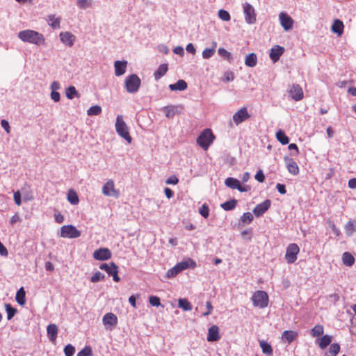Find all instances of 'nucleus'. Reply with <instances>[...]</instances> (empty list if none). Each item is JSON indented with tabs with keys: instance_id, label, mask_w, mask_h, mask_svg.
Here are the masks:
<instances>
[{
	"instance_id": "f257e3e1",
	"label": "nucleus",
	"mask_w": 356,
	"mask_h": 356,
	"mask_svg": "<svg viewBox=\"0 0 356 356\" xmlns=\"http://www.w3.org/2000/svg\"><path fill=\"white\" fill-rule=\"evenodd\" d=\"M18 38L23 42L40 46L44 44L45 38L42 33L33 30H24L18 33Z\"/></svg>"
},
{
	"instance_id": "f03ea898",
	"label": "nucleus",
	"mask_w": 356,
	"mask_h": 356,
	"mask_svg": "<svg viewBox=\"0 0 356 356\" xmlns=\"http://www.w3.org/2000/svg\"><path fill=\"white\" fill-rule=\"evenodd\" d=\"M115 127L117 134L128 143H131L132 138L129 135V128L124 121L122 115H118L117 116Z\"/></svg>"
},
{
	"instance_id": "7ed1b4c3",
	"label": "nucleus",
	"mask_w": 356,
	"mask_h": 356,
	"mask_svg": "<svg viewBox=\"0 0 356 356\" xmlns=\"http://www.w3.org/2000/svg\"><path fill=\"white\" fill-rule=\"evenodd\" d=\"M215 138L209 129H204L197 138V143L204 150H207Z\"/></svg>"
},
{
	"instance_id": "20e7f679",
	"label": "nucleus",
	"mask_w": 356,
	"mask_h": 356,
	"mask_svg": "<svg viewBox=\"0 0 356 356\" xmlns=\"http://www.w3.org/2000/svg\"><path fill=\"white\" fill-rule=\"evenodd\" d=\"M124 85L128 92L136 93L140 87L141 81L136 74H133L125 78Z\"/></svg>"
},
{
	"instance_id": "39448f33",
	"label": "nucleus",
	"mask_w": 356,
	"mask_h": 356,
	"mask_svg": "<svg viewBox=\"0 0 356 356\" xmlns=\"http://www.w3.org/2000/svg\"><path fill=\"white\" fill-rule=\"evenodd\" d=\"M252 301L254 307L265 308L268 304V296L264 291H257L252 297Z\"/></svg>"
},
{
	"instance_id": "423d86ee",
	"label": "nucleus",
	"mask_w": 356,
	"mask_h": 356,
	"mask_svg": "<svg viewBox=\"0 0 356 356\" xmlns=\"http://www.w3.org/2000/svg\"><path fill=\"white\" fill-rule=\"evenodd\" d=\"M245 21L248 24H253L256 22V13L254 7L248 2L243 4Z\"/></svg>"
},
{
	"instance_id": "0eeeda50",
	"label": "nucleus",
	"mask_w": 356,
	"mask_h": 356,
	"mask_svg": "<svg viewBox=\"0 0 356 356\" xmlns=\"http://www.w3.org/2000/svg\"><path fill=\"white\" fill-rule=\"evenodd\" d=\"M81 236V232L74 225H63L60 228V236L63 238H75Z\"/></svg>"
},
{
	"instance_id": "6e6552de",
	"label": "nucleus",
	"mask_w": 356,
	"mask_h": 356,
	"mask_svg": "<svg viewBox=\"0 0 356 356\" xmlns=\"http://www.w3.org/2000/svg\"><path fill=\"white\" fill-rule=\"evenodd\" d=\"M99 268L105 270L109 275H112L113 280L115 282H119L120 280L118 276V266L114 262L102 264L99 266Z\"/></svg>"
},
{
	"instance_id": "1a4fd4ad",
	"label": "nucleus",
	"mask_w": 356,
	"mask_h": 356,
	"mask_svg": "<svg viewBox=\"0 0 356 356\" xmlns=\"http://www.w3.org/2000/svg\"><path fill=\"white\" fill-rule=\"evenodd\" d=\"M300 251L298 245L296 243H291L286 248L285 259L289 264H293L297 259V254Z\"/></svg>"
},
{
	"instance_id": "9d476101",
	"label": "nucleus",
	"mask_w": 356,
	"mask_h": 356,
	"mask_svg": "<svg viewBox=\"0 0 356 356\" xmlns=\"http://www.w3.org/2000/svg\"><path fill=\"white\" fill-rule=\"evenodd\" d=\"M161 110L165 113L168 118H172L175 115L180 114L184 111V106L179 105H170L164 106Z\"/></svg>"
},
{
	"instance_id": "9b49d317",
	"label": "nucleus",
	"mask_w": 356,
	"mask_h": 356,
	"mask_svg": "<svg viewBox=\"0 0 356 356\" xmlns=\"http://www.w3.org/2000/svg\"><path fill=\"white\" fill-rule=\"evenodd\" d=\"M279 20L282 27L285 31H290L293 26V19L287 13L281 12L279 14Z\"/></svg>"
},
{
	"instance_id": "f8f14e48",
	"label": "nucleus",
	"mask_w": 356,
	"mask_h": 356,
	"mask_svg": "<svg viewBox=\"0 0 356 356\" xmlns=\"http://www.w3.org/2000/svg\"><path fill=\"white\" fill-rule=\"evenodd\" d=\"M102 323L106 329L111 330L117 325L118 318L115 314L109 312L103 316Z\"/></svg>"
},
{
	"instance_id": "ddd939ff",
	"label": "nucleus",
	"mask_w": 356,
	"mask_h": 356,
	"mask_svg": "<svg viewBox=\"0 0 356 356\" xmlns=\"http://www.w3.org/2000/svg\"><path fill=\"white\" fill-rule=\"evenodd\" d=\"M102 193L106 196L118 197L119 193L115 188L114 181L109 179L102 187Z\"/></svg>"
},
{
	"instance_id": "4468645a",
	"label": "nucleus",
	"mask_w": 356,
	"mask_h": 356,
	"mask_svg": "<svg viewBox=\"0 0 356 356\" xmlns=\"http://www.w3.org/2000/svg\"><path fill=\"white\" fill-rule=\"evenodd\" d=\"M250 117L245 107L239 109L233 115V121L236 125H238Z\"/></svg>"
},
{
	"instance_id": "2eb2a0df",
	"label": "nucleus",
	"mask_w": 356,
	"mask_h": 356,
	"mask_svg": "<svg viewBox=\"0 0 356 356\" xmlns=\"http://www.w3.org/2000/svg\"><path fill=\"white\" fill-rule=\"evenodd\" d=\"M271 204L270 200H266L260 204L256 205L253 209V213L257 217L261 216L266 211L268 210Z\"/></svg>"
},
{
	"instance_id": "dca6fc26",
	"label": "nucleus",
	"mask_w": 356,
	"mask_h": 356,
	"mask_svg": "<svg viewBox=\"0 0 356 356\" xmlns=\"http://www.w3.org/2000/svg\"><path fill=\"white\" fill-rule=\"evenodd\" d=\"M111 256V252L108 248H99L93 252V257L96 260H108Z\"/></svg>"
},
{
	"instance_id": "f3484780",
	"label": "nucleus",
	"mask_w": 356,
	"mask_h": 356,
	"mask_svg": "<svg viewBox=\"0 0 356 356\" xmlns=\"http://www.w3.org/2000/svg\"><path fill=\"white\" fill-rule=\"evenodd\" d=\"M289 93L293 99L300 101L303 98V91L298 84H293L289 90Z\"/></svg>"
},
{
	"instance_id": "a211bd4d",
	"label": "nucleus",
	"mask_w": 356,
	"mask_h": 356,
	"mask_svg": "<svg viewBox=\"0 0 356 356\" xmlns=\"http://www.w3.org/2000/svg\"><path fill=\"white\" fill-rule=\"evenodd\" d=\"M284 52V48L280 45H275L271 48L269 56L273 63L277 62Z\"/></svg>"
},
{
	"instance_id": "6ab92c4d",
	"label": "nucleus",
	"mask_w": 356,
	"mask_h": 356,
	"mask_svg": "<svg viewBox=\"0 0 356 356\" xmlns=\"http://www.w3.org/2000/svg\"><path fill=\"white\" fill-rule=\"evenodd\" d=\"M219 328L213 325L209 328L207 339L209 342L217 341L220 339Z\"/></svg>"
},
{
	"instance_id": "aec40b11",
	"label": "nucleus",
	"mask_w": 356,
	"mask_h": 356,
	"mask_svg": "<svg viewBox=\"0 0 356 356\" xmlns=\"http://www.w3.org/2000/svg\"><path fill=\"white\" fill-rule=\"evenodd\" d=\"M60 41L68 47H72L76 40V37L70 32H61L59 35Z\"/></svg>"
},
{
	"instance_id": "412c9836",
	"label": "nucleus",
	"mask_w": 356,
	"mask_h": 356,
	"mask_svg": "<svg viewBox=\"0 0 356 356\" xmlns=\"http://www.w3.org/2000/svg\"><path fill=\"white\" fill-rule=\"evenodd\" d=\"M284 161L286 167L291 174L296 175L299 173V167L297 163L293 159L285 157Z\"/></svg>"
},
{
	"instance_id": "4be33fe9",
	"label": "nucleus",
	"mask_w": 356,
	"mask_h": 356,
	"mask_svg": "<svg viewBox=\"0 0 356 356\" xmlns=\"http://www.w3.org/2000/svg\"><path fill=\"white\" fill-rule=\"evenodd\" d=\"M127 67V61L126 60H117L114 63L115 74L117 76H120L126 72Z\"/></svg>"
},
{
	"instance_id": "5701e85b",
	"label": "nucleus",
	"mask_w": 356,
	"mask_h": 356,
	"mask_svg": "<svg viewBox=\"0 0 356 356\" xmlns=\"http://www.w3.org/2000/svg\"><path fill=\"white\" fill-rule=\"evenodd\" d=\"M58 329L56 324H49L47 328V336L51 342H54L56 339Z\"/></svg>"
},
{
	"instance_id": "b1692460",
	"label": "nucleus",
	"mask_w": 356,
	"mask_h": 356,
	"mask_svg": "<svg viewBox=\"0 0 356 356\" xmlns=\"http://www.w3.org/2000/svg\"><path fill=\"white\" fill-rule=\"evenodd\" d=\"M259 346L262 350V353L266 356H272L273 350L271 345L265 340H259Z\"/></svg>"
},
{
	"instance_id": "393cba45",
	"label": "nucleus",
	"mask_w": 356,
	"mask_h": 356,
	"mask_svg": "<svg viewBox=\"0 0 356 356\" xmlns=\"http://www.w3.org/2000/svg\"><path fill=\"white\" fill-rule=\"evenodd\" d=\"M180 272L186 270L190 267L195 268L196 266L195 262L191 259H188L187 261H183L176 264Z\"/></svg>"
},
{
	"instance_id": "a878e982",
	"label": "nucleus",
	"mask_w": 356,
	"mask_h": 356,
	"mask_svg": "<svg viewBox=\"0 0 356 356\" xmlns=\"http://www.w3.org/2000/svg\"><path fill=\"white\" fill-rule=\"evenodd\" d=\"M257 63V56L256 54L251 53L246 55L245 58V65L250 67H254Z\"/></svg>"
},
{
	"instance_id": "bb28decb",
	"label": "nucleus",
	"mask_w": 356,
	"mask_h": 356,
	"mask_svg": "<svg viewBox=\"0 0 356 356\" xmlns=\"http://www.w3.org/2000/svg\"><path fill=\"white\" fill-rule=\"evenodd\" d=\"M298 336V334L295 331L285 330L282 334V339L283 341H287L289 343H291Z\"/></svg>"
},
{
	"instance_id": "cd10ccee",
	"label": "nucleus",
	"mask_w": 356,
	"mask_h": 356,
	"mask_svg": "<svg viewBox=\"0 0 356 356\" xmlns=\"http://www.w3.org/2000/svg\"><path fill=\"white\" fill-rule=\"evenodd\" d=\"M343 28L344 26L343 22L339 19H335L332 26V31L338 35H341L343 33Z\"/></svg>"
},
{
	"instance_id": "c85d7f7f",
	"label": "nucleus",
	"mask_w": 356,
	"mask_h": 356,
	"mask_svg": "<svg viewBox=\"0 0 356 356\" xmlns=\"http://www.w3.org/2000/svg\"><path fill=\"white\" fill-rule=\"evenodd\" d=\"M168 69V64L163 63L159 65L157 70L154 72V76L156 80L161 79L165 74Z\"/></svg>"
},
{
	"instance_id": "c756f323",
	"label": "nucleus",
	"mask_w": 356,
	"mask_h": 356,
	"mask_svg": "<svg viewBox=\"0 0 356 356\" xmlns=\"http://www.w3.org/2000/svg\"><path fill=\"white\" fill-rule=\"evenodd\" d=\"M169 88L171 90H184L187 88V83L184 80L180 79L174 84H170Z\"/></svg>"
},
{
	"instance_id": "7c9ffc66",
	"label": "nucleus",
	"mask_w": 356,
	"mask_h": 356,
	"mask_svg": "<svg viewBox=\"0 0 356 356\" xmlns=\"http://www.w3.org/2000/svg\"><path fill=\"white\" fill-rule=\"evenodd\" d=\"M343 264L347 266H352L355 263L354 257L349 252H346L342 255Z\"/></svg>"
},
{
	"instance_id": "2f4dec72",
	"label": "nucleus",
	"mask_w": 356,
	"mask_h": 356,
	"mask_svg": "<svg viewBox=\"0 0 356 356\" xmlns=\"http://www.w3.org/2000/svg\"><path fill=\"white\" fill-rule=\"evenodd\" d=\"M48 24L54 29H59L60 24V18L56 17L55 15H51L48 16Z\"/></svg>"
},
{
	"instance_id": "473e14b6",
	"label": "nucleus",
	"mask_w": 356,
	"mask_h": 356,
	"mask_svg": "<svg viewBox=\"0 0 356 356\" xmlns=\"http://www.w3.org/2000/svg\"><path fill=\"white\" fill-rule=\"evenodd\" d=\"M226 186L232 189H238L240 187V182L238 179L233 177H228L225 181Z\"/></svg>"
},
{
	"instance_id": "72a5a7b5",
	"label": "nucleus",
	"mask_w": 356,
	"mask_h": 356,
	"mask_svg": "<svg viewBox=\"0 0 356 356\" xmlns=\"http://www.w3.org/2000/svg\"><path fill=\"white\" fill-rule=\"evenodd\" d=\"M26 292L24 287H21L17 292L15 299L20 305H24L26 302Z\"/></svg>"
},
{
	"instance_id": "f704fd0d",
	"label": "nucleus",
	"mask_w": 356,
	"mask_h": 356,
	"mask_svg": "<svg viewBox=\"0 0 356 356\" xmlns=\"http://www.w3.org/2000/svg\"><path fill=\"white\" fill-rule=\"evenodd\" d=\"M347 236H351L356 231V220H349L345 225Z\"/></svg>"
},
{
	"instance_id": "c9c22d12",
	"label": "nucleus",
	"mask_w": 356,
	"mask_h": 356,
	"mask_svg": "<svg viewBox=\"0 0 356 356\" xmlns=\"http://www.w3.org/2000/svg\"><path fill=\"white\" fill-rule=\"evenodd\" d=\"M178 306L184 311H191L193 309L191 303L186 298H179L178 300Z\"/></svg>"
},
{
	"instance_id": "e433bc0d",
	"label": "nucleus",
	"mask_w": 356,
	"mask_h": 356,
	"mask_svg": "<svg viewBox=\"0 0 356 356\" xmlns=\"http://www.w3.org/2000/svg\"><path fill=\"white\" fill-rule=\"evenodd\" d=\"M276 138L277 140L282 145H286L289 143V137L285 134L282 130H279L276 133Z\"/></svg>"
},
{
	"instance_id": "4c0bfd02",
	"label": "nucleus",
	"mask_w": 356,
	"mask_h": 356,
	"mask_svg": "<svg viewBox=\"0 0 356 356\" xmlns=\"http://www.w3.org/2000/svg\"><path fill=\"white\" fill-rule=\"evenodd\" d=\"M236 204H237V201L236 200L233 199L232 200L227 201V202L221 204L220 206L225 211H231L236 207Z\"/></svg>"
},
{
	"instance_id": "58836bf2",
	"label": "nucleus",
	"mask_w": 356,
	"mask_h": 356,
	"mask_svg": "<svg viewBox=\"0 0 356 356\" xmlns=\"http://www.w3.org/2000/svg\"><path fill=\"white\" fill-rule=\"evenodd\" d=\"M332 341V337L327 334H325L322 337L321 341L319 342V347L321 349H325Z\"/></svg>"
},
{
	"instance_id": "ea45409f",
	"label": "nucleus",
	"mask_w": 356,
	"mask_h": 356,
	"mask_svg": "<svg viewBox=\"0 0 356 356\" xmlns=\"http://www.w3.org/2000/svg\"><path fill=\"white\" fill-rule=\"evenodd\" d=\"M324 332L323 327L321 325H315L310 331V334L313 337H319Z\"/></svg>"
},
{
	"instance_id": "a19ab883",
	"label": "nucleus",
	"mask_w": 356,
	"mask_h": 356,
	"mask_svg": "<svg viewBox=\"0 0 356 356\" xmlns=\"http://www.w3.org/2000/svg\"><path fill=\"white\" fill-rule=\"evenodd\" d=\"M67 200L72 204H74V205H76L79 203V197H78V195L76 194V192H74V191H72L70 190L69 192H68V194H67Z\"/></svg>"
},
{
	"instance_id": "79ce46f5",
	"label": "nucleus",
	"mask_w": 356,
	"mask_h": 356,
	"mask_svg": "<svg viewBox=\"0 0 356 356\" xmlns=\"http://www.w3.org/2000/svg\"><path fill=\"white\" fill-rule=\"evenodd\" d=\"M92 0H77L76 6L81 9H86L92 7Z\"/></svg>"
},
{
	"instance_id": "37998d69",
	"label": "nucleus",
	"mask_w": 356,
	"mask_h": 356,
	"mask_svg": "<svg viewBox=\"0 0 356 356\" xmlns=\"http://www.w3.org/2000/svg\"><path fill=\"white\" fill-rule=\"evenodd\" d=\"M102 113V108L98 105H95L90 107L87 111V114L89 116L98 115Z\"/></svg>"
},
{
	"instance_id": "c03bdc74",
	"label": "nucleus",
	"mask_w": 356,
	"mask_h": 356,
	"mask_svg": "<svg viewBox=\"0 0 356 356\" xmlns=\"http://www.w3.org/2000/svg\"><path fill=\"white\" fill-rule=\"evenodd\" d=\"M218 53L221 57L227 60L229 62H232V56L230 52L227 51L225 49L221 48V47L219 48L218 50Z\"/></svg>"
},
{
	"instance_id": "a18cd8bd",
	"label": "nucleus",
	"mask_w": 356,
	"mask_h": 356,
	"mask_svg": "<svg viewBox=\"0 0 356 356\" xmlns=\"http://www.w3.org/2000/svg\"><path fill=\"white\" fill-rule=\"evenodd\" d=\"M66 97L69 99H72L76 95H77V90L74 86H70L66 89Z\"/></svg>"
},
{
	"instance_id": "49530a36",
	"label": "nucleus",
	"mask_w": 356,
	"mask_h": 356,
	"mask_svg": "<svg viewBox=\"0 0 356 356\" xmlns=\"http://www.w3.org/2000/svg\"><path fill=\"white\" fill-rule=\"evenodd\" d=\"M340 351V346L339 343H332L329 348V353L332 356H336Z\"/></svg>"
},
{
	"instance_id": "de8ad7c7",
	"label": "nucleus",
	"mask_w": 356,
	"mask_h": 356,
	"mask_svg": "<svg viewBox=\"0 0 356 356\" xmlns=\"http://www.w3.org/2000/svg\"><path fill=\"white\" fill-rule=\"evenodd\" d=\"M253 220V216L250 212H245L241 218L242 222L245 224H250Z\"/></svg>"
},
{
	"instance_id": "09e8293b",
	"label": "nucleus",
	"mask_w": 356,
	"mask_h": 356,
	"mask_svg": "<svg viewBox=\"0 0 356 356\" xmlns=\"http://www.w3.org/2000/svg\"><path fill=\"white\" fill-rule=\"evenodd\" d=\"M180 272L178 267L175 265L174 267L169 269L166 273V277L168 278L173 277L177 275Z\"/></svg>"
},
{
	"instance_id": "8fccbe9b",
	"label": "nucleus",
	"mask_w": 356,
	"mask_h": 356,
	"mask_svg": "<svg viewBox=\"0 0 356 356\" xmlns=\"http://www.w3.org/2000/svg\"><path fill=\"white\" fill-rule=\"evenodd\" d=\"M218 17L220 19L225 22H228L231 19L229 13L227 10L222 9L218 11Z\"/></svg>"
},
{
	"instance_id": "3c124183",
	"label": "nucleus",
	"mask_w": 356,
	"mask_h": 356,
	"mask_svg": "<svg viewBox=\"0 0 356 356\" xmlns=\"http://www.w3.org/2000/svg\"><path fill=\"white\" fill-rule=\"evenodd\" d=\"M105 278V275L99 271L95 273V274L90 277V281L93 283L103 280Z\"/></svg>"
},
{
	"instance_id": "603ef678",
	"label": "nucleus",
	"mask_w": 356,
	"mask_h": 356,
	"mask_svg": "<svg viewBox=\"0 0 356 356\" xmlns=\"http://www.w3.org/2000/svg\"><path fill=\"white\" fill-rule=\"evenodd\" d=\"M92 348L90 346H86L76 354V356H92Z\"/></svg>"
},
{
	"instance_id": "864d4df0",
	"label": "nucleus",
	"mask_w": 356,
	"mask_h": 356,
	"mask_svg": "<svg viewBox=\"0 0 356 356\" xmlns=\"http://www.w3.org/2000/svg\"><path fill=\"white\" fill-rule=\"evenodd\" d=\"M215 54V49L213 48H206L202 51V57L204 59H209L213 56Z\"/></svg>"
},
{
	"instance_id": "5fc2aeb1",
	"label": "nucleus",
	"mask_w": 356,
	"mask_h": 356,
	"mask_svg": "<svg viewBox=\"0 0 356 356\" xmlns=\"http://www.w3.org/2000/svg\"><path fill=\"white\" fill-rule=\"evenodd\" d=\"M75 348L71 345L67 344L64 348V353L65 356H72L74 354Z\"/></svg>"
},
{
	"instance_id": "6e6d98bb",
	"label": "nucleus",
	"mask_w": 356,
	"mask_h": 356,
	"mask_svg": "<svg viewBox=\"0 0 356 356\" xmlns=\"http://www.w3.org/2000/svg\"><path fill=\"white\" fill-rule=\"evenodd\" d=\"M6 309L7 312V318L8 320H10L14 316L17 310L13 308L10 305H6Z\"/></svg>"
},
{
	"instance_id": "4d7b16f0",
	"label": "nucleus",
	"mask_w": 356,
	"mask_h": 356,
	"mask_svg": "<svg viewBox=\"0 0 356 356\" xmlns=\"http://www.w3.org/2000/svg\"><path fill=\"white\" fill-rule=\"evenodd\" d=\"M199 213L204 218H207L209 215V207L204 204L199 209Z\"/></svg>"
},
{
	"instance_id": "13d9d810",
	"label": "nucleus",
	"mask_w": 356,
	"mask_h": 356,
	"mask_svg": "<svg viewBox=\"0 0 356 356\" xmlns=\"http://www.w3.org/2000/svg\"><path fill=\"white\" fill-rule=\"evenodd\" d=\"M149 302L152 306L158 307L161 305L160 298L157 296H149Z\"/></svg>"
},
{
	"instance_id": "bf43d9fd",
	"label": "nucleus",
	"mask_w": 356,
	"mask_h": 356,
	"mask_svg": "<svg viewBox=\"0 0 356 356\" xmlns=\"http://www.w3.org/2000/svg\"><path fill=\"white\" fill-rule=\"evenodd\" d=\"M234 79V73L231 71H227L224 73L223 81L226 82L232 81Z\"/></svg>"
},
{
	"instance_id": "052dcab7",
	"label": "nucleus",
	"mask_w": 356,
	"mask_h": 356,
	"mask_svg": "<svg viewBox=\"0 0 356 356\" xmlns=\"http://www.w3.org/2000/svg\"><path fill=\"white\" fill-rule=\"evenodd\" d=\"M1 126L7 134L10 133V127L9 122L6 120L3 119L1 120Z\"/></svg>"
},
{
	"instance_id": "680f3d73",
	"label": "nucleus",
	"mask_w": 356,
	"mask_h": 356,
	"mask_svg": "<svg viewBox=\"0 0 356 356\" xmlns=\"http://www.w3.org/2000/svg\"><path fill=\"white\" fill-rule=\"evenodd\" d=\"M14 201L15 204L18 206L21 205L22 200H21V193L19 191H17L14 193Z\"/></svg>"
},
{
	"instance_id": "e2e57ef3",
	"label": "nucleus",
	"mask_w": 356,
	"mask_h": 356,
	"mask_svg": "<svg viewBox=\"0 0 356 356\" xmlns=\"http://www.w3.org/2000/svg\"><path fill=\"white\" fill-rule=\"evenodd\" d=\"M254 178L259 181V182H264L265 179L264 174L263 173L261 170H259L255 175Z\"/></svg>"
},
{
	"instance_id": "0e129e2a",
	"label": "nucleus",
	"mask_w": 356,
	"mask_h": 356,
	"mask_svg": "<svg viewBox=\"0 0 356 356\" xmlns=\"http://www.w3.org/2000/svg\"><path fill=\"white\" fill-rule=\"evenodd\" d=\"M206 307H207V312H204L203 313V316H209V314H211L212 310H213V306H212V304L211 302L209 301H207L206 302Z\"/></svg>"
},
{
	"instance_id": "69168bd1",
	"label": "nucleus",
	"mask_w": 356,
	"mask_h": 356,
	"mask_svg": "<svg viewBox=\"0 0 356 356\" xmlns=\"http://www.w3.org/2000/svg\"><path fill=\"white\" fill-rule=\"evenodd\" d=\"M179 181V179L178 178L173 175V176H170V177H168L166 181H165V183L167 184H177Z\"/></svg>"
},
{
	"instance_id": "338daca9",
	"label": "nucleus",
	"mask_w": 356,
	"mask_h": 356,
	"mask_svg": "<svg viewBox=\"0 0 356 356\" xmlns=\"http://www.w3.org/2000/svg\"><path fill=\"white\" fill-rule=\"evenodd\" d=\"M51 98L55 102H59L60 99V93L57 91H51Z\"/></svg>"
},
{
	"instance_id": "774afa93",
	"label": "nucleus",
	"mask_w": 356,
	"mask_h": 356,
	"mask_svg": "<svg viewBox=\"0 0 356 356\" xmlns=\"http://www.w3.org/2000/svg\"><path fill=\"white\" fill-rule=\"evenodd\" d=\"M50 88L51 91H57L60 88V84L58 81H54L51 83Z\"/></svg>"
}]
</instances>
